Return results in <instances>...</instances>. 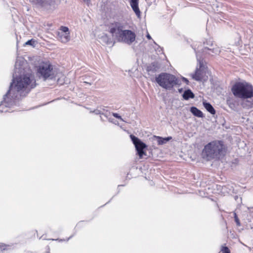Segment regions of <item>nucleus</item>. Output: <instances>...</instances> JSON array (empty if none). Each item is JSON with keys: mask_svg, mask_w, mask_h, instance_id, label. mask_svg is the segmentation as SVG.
<instances>
[{"mask_svg": "<svg viewBox=\"0 0 253 253\" xmlns=\"http://www.w3.org/2000/svg\"><path fill=\"white\" fill-rule=\"evenodd\" d=\"M146 37L147 38V39H148L149 40H151V37L150 36V35H149V34L148 33H147V34L146 35Z\"/></svg>", "mask_w": 253, "mask_h": 253, "instance_id": "obj_27", "label": "nucleus"}, {"mask_svg": "<svg viewBox=\"0 0 253 253\" xmlns=\"http://www.w3.org/2000/svg\"><path fill=\"white\" fill-rule=\"evenodd\" d=\"M161 67V65L157 63V62H154L152 63L147 68V70L148 71H152V72H156L159 69H160Z\"/></svg>", "mask_w": 253, "mask_h": 253, "instance_id": "obj_15", "label": "nucleus"}, {"mask_svg": "<svg viewBox=\"0 0 253 253\" xmlns=\"http://www.w3.org/2000/svg\"><path fill=\"white\" fill-rule=\"evenodd\" d=\"M109 32L113 39L129 45L135 40V34L130 30H123L122 25L119 23L112 24L109 27Z\"/></svg>", "mask_w": 253, "mask_h": 253, "instance_id": "obj_3", "label": "nucleus"}, {"mask_svg": "<svg viewBox=\"0 0 253 253\" xmlns=\"http://www.w3.org/2000/svg\"><path fill=\"white\" fill-rule=\"evenodd\" d=\"M182 96L185 100H188L190 98H194L195 95L190 89H187L184 92Z\"/></svg>", "mask_w": 253, "mask_h": 253, "instance_id": "obj_14", "label": "nucleus"}, {"mask_svg": "<svg viewBox=\"0 0 253 253\" xmlns=\"http://www.w3.org/2000/svg\"><path fill=\"white\" fill-rule=\"evenodd\" d=\"M182 88L179 89V92H182Z\"/></svg>", "mask_w": 253, "mask_h": 253, "instance_id": "obj_30", "label": "nucleus"}, {"mask_svg": "<svg viewBox=\"0 0 253 253\" xmlns=\"http://www.w3.org/2000/svg\"><path fill=\"white\" fill-rule=\"evenodd\" d=\"M101 40L102 41V42H103L109 46H112L115 43V42L113 41V40L112 38H109L107 35H105L102 36V37L101 38Z\"/></svg>", "mask_w": 253, "mask_h": 253, "instance_id": "obj_12", "label": "nucleus"}, {"mask_svg": "<svg viewBox=\"0 0 253 253\" xmlns=\"http://www.w3.org/2000/svg\"><path fill=\"white\" fill-rule=\"evenodd\" d=\"M225 148L222 141L215 140L211 141L205 146L202 155L208 160L219 159L224 155Z\"/></svg>", "mask_w": 253, "mask_h": 253, "instance_id": "obj_4", "label": "nucleus"}, {"mask_svg": "<svg viewBox=\"0 0 253 253\" xmlns=\"http://www.w3.org/2000/svg\"><path fill=\"white\" fill-rule=\"evenodd\" d=\"M113 116L117 118V119H120V120L123 121V122H125V121L124 120V119L122 118V117L121 116H120L117 113H113Z\"/></svg>", "mask_w": 253, "mask_h": 253, "instance_id": "obj_23", "label": "nucleus"}, {"mask_svg": "<svg viewBox=\"0 0 253 253\" xmlns=\"http://www.w3.org/2000/svg\"><path fill=\"white\" fill-rule=\"evenodd\" d=\"M84 2L86 3L87 4L89 3L90 0H83Z\"/></svg>", "mask_w": 253, "mask_h": 253, "instance_id": "obj_28", "label": "nucleus"}, {"mask_svg": "<svg viewBox=\"0 0 253 253\" xmlns=\"http://www.w3.org/2000/svg\"><path fill=\"white\" fill-rule=\"evenodd\" d=\"M36 86L34 75L28 68L27 63L22 57L16 59L13 80L9 90L0 104V111L8 112V108L15 105L17 100L25 96Z\"/></svg>", "mask_w": 253, "mask_h": 253, "instance_id": "obj_1", "label": "nucleus"}, {"mask_svg": "<svg viewBox=\"0 0 253 253\" xmlns=\"http://www.w3.org/2000/svg\"><path fill=\"white\" fill-rule=\"evenodd\" d=\"M26 45H30L35 46L36 44V41L33 39L28 41L26 43Z\"/></svg>", "mask_w": 253, "mask_h": 253, "instance_id": "obj_21", "label": "nucleus"}, {"mask_svg": "<svg viewBox=\"0 0 253 253\" xmlns=\"http://www.w3.org/2000/svg\"><path fill=\"white\" fill-rule=\"evenodd\" d=\"M93 112L94 114H96V115H98V114H100V115H101V114H101V111H100V110H98V109H96V110H94V111H93Z\"/></svg>", "mask_w": 253, "mask_h": 253, "instance_id": "obj_24", "label": "nucleus"}, {"mask_svg": "<svg viewBox=\"0 0 253 253\" xmlns=\"http://www.w3.org/2000/svg\"><path fill=\"white\" fill-rule=\"evenodd\" d=\"M84 84H88L89 85H91V83H90V82H86V81H84Z\"/></svg>", "mask_w": 253, "mask_h": 253, "instance_id": "obj_29", "label": "nucleus"}, {"mask_svg": "<svg viewBox=\"0 0 253 253\" xmlns=\"http://www.w3.org/2000/svg\"><path fill=\"white\" fill-rule=\"evenodd\" d=\"M32 3L40 6H45L46 3H44L43 0H29Z\"/></svg>", "mask_w": 253, "mask_h": 253, "instance_id": "obj_18", "label": "nucleus"}, {"mask_svg": "<svg viewBox=\"0 0 253 253\" xmlns=\"http://www.w3.org/2000/svg\"><path fill=\"white\" fill-rule=\"evenodd\" d=\"M59 40L63 43H66L70 40L69 28L65 26H61L58 34Z\"/></svg>", "mask_w": 253, "mask_h": 253, "instance_id": "obj_10", "label": "nucleus"}, {"mask_svg": "<svg viewBox=\"0 0 253 253\" xmlns=\"http://www.w3.org/2000/svg\"><path fill=\"white\" fill-rule=\"evenodd\" d=\"M154 138L156 139L158 145H163L172 139L170 136L163 138L158 136H154Z\"/></svg>", "mask_w": 253, "mask_h": 253, "instance_id": "obj_13", "label": "nucleus"}, {"mask_svg": "<svg viewBox=\"0 0 253 253\" xmlns=\"http://www.w3.org/2000/svg\"><path fill=\"white\" fill-rule=\"evenodd\" d=\"M0 112H1V111H0Z\"/></svg>", "mask_w": 253, "mask_h": 253, "instance_id": "obj_31", "label": "nucleus"}, {"mask_svg": "<svg viewBox=\"0 0 253 253\" xmlns=\"http://www.w3.org/2000/svg\"><path fill=\"white\" fill-rule=\"evenodd\" d=\"M5 249V246L3 245V244H0V250H4Z\"/></svg>", "mask_w": 253, "mask_h": 253, "instance_id": "obj_25", "label": "nucleus"}, {"mask_svg": "<svg viewBox=\"0 0 253 253\" xmlns=\"http://www.w3.org/2000/svg\"><path fill=\"white\" fill-rule=\"evenodd\" d=\"M234 95L241 99L251 98L253 96L252 86L246 82L236 83L232 87Z\"/></svg>", "mask_w": 253, "mask_h": 253, "instance_id": "obj_6", "label": "nucleus"}, {"mask_svg": "<svg viewBox=\"0 0 253 253\" xmlns=\"http://www.w3.org/2000/svg\"><path fill=\"white\" fill-rule=\"evenodd\" d=\"M130 137L135 146L139 158L141 159L143 156H146V153L144 152V149L147 147V145L133 135H130Z\"/></svg>", "mask_w": 253, "mask_h": 253, "instance_id": "obj_7", "label": "nucleus"}, {"mask_svg": "<svg viewBox=\"0 0 253 253\" xmlns=\"http://www.w3.org/2000/svg\"><path fill=\"white\" fill-rule=\"evenodd\" d=\"M156 81L162 87L171 90L173 87L180 84V81L174 75L163 73L156 78Z\"/></svg>", "mask_w": 253, "mask_h": 253, "instance_id": "obj_5", "label": "nucleus"}, {"mask_svg": "<svg viewBox=\"0 0 253 253\" xmlns=\"http://www.w3.org/2000/svg\"><path fill=\"white\" fill-rule=\"evenodd\" d=\"M182 80H183V81H184V82H185L187 84H188L189 81H188V80L186 78H182Z\"/></svg>", "mask_w": 253, "mask_h": 253, "instance_id": "obj_26", "label": "nucleus"}, {"mask_svg": "<svg viewBox=\"0 0 253 253\" xmlns=\"http://www.w3.org/2000/svg\"><path fill=\"white\" fill-rule=\"evenodd\" d=\"M205 44L207 46L204 47L203 52L211 55H217L220 53V50L219 47L216 45L214 46L212 41H209L207 42L206 43H205Z\"/></svg>", "mask_w": 253, "mask_h": 253, "instance_id": "obj_9", "label": "nucleus"}, {"mask_svg": "<svg viewBox=\"0 0 253 253\" xmlns=\"http://www.w3.org/2000/svg\"><path fill=\"white\" fill-rule=\"evenodd\" d=\"M237 211L236 210V211L234 213V218H235V221L237 226H240V223L239 219L237 215Z\"/></svg>", "mask_w": 253, "mask_h": 253, "instance_id": "obj_20", "label": "nucleus"}, {"mask_svg": "<svg viewBox=\"0 0 253 253\" xmlns=\"http://www.w3.org/2000/svg\"><path fill=\"white\" fill-rule=\"evenodd\" d=\"M37 75L44 81H52L60 84L65 83V77L50 62H42L36 67Z\"/></svg>", "mask_w": 253, "mask_h": 253, "instance_id": "obj_2", "label": "nucleus"}, {"mask_svg": "<svg viewBox=\"0 0 253 253\" xmlns=\"http://www.w3.org/2000/svg\"><path fill=\"white\" fill-rule=\"evenodd\" d=\"M139 0H129L130 5L138 17L140 16V11L138 7Z\"/></svg>", "mask_w": 253, "mask_h": 253, "instance_id": "obj_11", "label": "nucleus"}, {"mask_svg": "<svg viewBox=\"0 0 253 253\" xmlns=\"http://www.w3.org/2000/svg\"><path fill=\"white\" fill-rule=\"evenodd\" d=\"M191 112L195 116L198 117H203V113L195 107H192L190 108Z\"/></svg>", "mask_w": 253, "mask_h": 253, "instance_id": "obj_16", "label": "nucleus"}, {"mask_svg": "<svg viewBox=\"0 0 253 253\" xmlns=\"http://www.w3.org/2000/svg\"><path fill=\"white\" fill-rule=\"evenodd\" d=\"M196 56L197 61L199 62L200 69H197L195 73L192 75V78L196 81H206L208 80V76L206 75V72L201 69V59L199 58V54L198 52L196 53Z\"/></svg>", "mask_w": 253, "mask_h": 253, "instance_id": "obj_8", "label": "nucleus"}, {"mask_svg": "<svg viewBox=\"0 0 253 253\" xmlns=\"http://www.w3.org/2000/svg\"><path fill=\"white\" fill-rule=\"evenodd\" d=\"M222 253H230V250L226 247H223L221 250Z\"/></svg>", "mask_w": 253, "mask_h": 253, "instance_id": "obj_22", "label": "nucleus"}, {"mask_svg": "<svg viewBox=\"0 0 253 253\" xmlns=\"http://www.w3.org/2000/svg\"><path fill=\"white\" fill-rule=\"evenodd\" d=\"M44 3H46L45 6H42L43 7H54L55 1L54 0H43Z\"/></svg>", "mask_w": 253, "mask_h": 253, "instance_id": "obj_19", "label": "nucleus"}, {"mask_svg": "<svg viewBox=\"0 0 253 253\" xmlns=\"http://www.w3.org/2000/svg\"><path fill=\"white\" fill-rule=\"evenodd\" d=\"M204 107L206 110L212 115L215 114V111L211 104L207 102H203Z\"/></svg>", "mask_w": 253, "mask_h": 253, "instance_id": "obj_17", "label": "nucleus"}]
</instances>
